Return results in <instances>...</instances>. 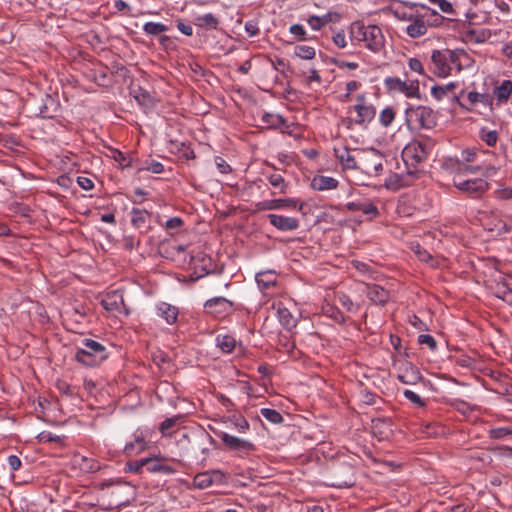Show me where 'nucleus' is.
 <instances>
[{
  "instance_id": "nucleus-1",
  "label": "nucleus",
  "mask_w": 512,
  "mask_h": 512,
  "mask_svg": "<svg viewBox=\"0 0 512 512\" xmlns=\"http://www.w3.org/2000/svg\"><path fill=\"white\" fill-rule=\"evenodd\" d=\"M350 37L373 53H380L385 48L386 39L382 29L377 25H365L353 22L350 25Z\"/></svg>"
},
{
  "instance_id": "nucleus-2",
  "label": "nucleus",
  "mask_w": 512,
  "mask_h": 512,
  "mask_svg": "<svg viewBox=\"0 0 512 512\" xmlns=\"http://www.w3.org/2000/svg\"><path fill=\"white\" fill-rule=\"evenodd\" d=\"M467 57V53L463 50H433L431 54L432 71L436 76L445 78L453 70L460 71L463 60Z\"/></svg>"
},
{
  "instance_id": "nucleus-3",
  "label": "nucleus",
  "mask_w": 512,
  "mask_h": 512,
  "mask_svg": "<svg viewBox=\"0 0 512 512\" xmlns=\"http://www.w3.org/2000/svg\"><path fill=\"white\" fill-rule=\"evenodd\" d=\"M432 148L433 143L429 140L411 142L404 147L402 159L407 166L409 174H413L417 171L418 165L427 159Z\"/></svg>"
},
{
  "instance_id": "nucleus-4",
  "label": "nucleus",
  "mask_w": 512,
  "mask_h": 512,
  "mask_svg": "<svg viewBox=\"0 0 512 512\" xmlns=\"http://www.w3.org/2000/svg\"><path fill=\"white\" fill-rule=\"evenodd\" d=\"M78 347L75 358L86 366H96L107 358L106 348L100 342L85 338Z\"/></svg>"
},
{
  "instance_id": "nucleus-5",
  "label": "nucleus",
  "mask_w": 512,
  "mask_h": 512,
  "mask_svg": "<svg viewBox=\"0 0 512 512\" xmlns=\"http://www.w3.org/2000/svg\"><path fill=\"white\" fill-rule=\"evenodd\" d=\"M405 121L410 129H430L436 125V114L426 106H409L405 110Z\"/></svg>"
},
{
  "instance_id": "nucleus-6",
  "label": "nucleus",
  "mask_w": 512,
  "mask_h": 512,
  "mask_svg": "<svg viewBox=\"0 0 512 512\" xmlns=\"http://www.w3.org/2000/svg\"><path fill=\"white\" fill-rule=\"evenodd\" d=\"M358 162L357 170L370 177L379 176L383 170L382 155L375 149L359 152Z\"/></svg>"
},
{
  "instance_id": "nucleus-7",
  "label": "nucleus",
  "mask_w": 512,
  "mask_h": 512,
  "mask_svg": "<svg viewBox=\"0 0 512 512\" xmlns=\"http://www.w3.org/2000/svg\"><path fill=\"white\" fill-rule=\"evenodd\" d=\"M356 112V118H350L347 120V127L351 128L352 125H359L366 127L376 115L375 107L368 103L365 95L361 94L357 97V103L353 106Z\"/></svg>"
},
{
  "instance_id": "nucleus-8",
  "label": "nucleus",
  "mask_w": 512,
  "mask_h": 512,
  "mask_svg": "<svg viewBox=\"0 0 512 512\" xmlns=\"http://www.w3.org/2000/svg\"><path fill=\"white\" fill-rule=\"evenodd\" d=\"M216 435L222 440L224 445L239 457H247L256 450L253 442L243 439L227 432H216Z\"/></svg>"
},
{
  "instance_id": "nucleus-9",
  "label": "nucleus",
  "mask_w": 512,
  "mask_h": 512,
  "mask_svg": "<svg viewBox=\"0 0 512 512\" xmlns=\"http://www.w3.org/2000/svg\"><path fill=\"white\" fill-rule=\"evenodd\" d=\"M453 184L457 189L474 198L480 197L489 188V184L485 179H462L460 172H456L454 175Z\"/></svg>"
},
{
  "instance_id": "nucleus-10",
  "label": "nucleus",
  "mask_w": 512,
  "mask_h": 512,
  "mask_svg": "<svg viewBox=\"0 0 512 512\" xmlns=\"http://www.w3.org/2000/svg\"><path fill=\"white\" fill-rule=\"evenodd\" d=\"M384 85L388 91L403 93L408 98H418L420 95L417 80L406 82L397 77H387L384 79Z\"/></svg>"
},
{
  "instance_id": "nucleus-11",
  "label": "nucleus",
  "mask_w": 512,
  "mask_h": 512,
  "mask_svg": "<svg viewBox=\"0 0 512 512\" xmlns=\"http://www.w3.org/2000/svg\"><path fill=\"white\" fill-rule=\"evenodd\" d=\"M359 152L361 150H351L347 146L334 147V155L343 169L357 170Z\"/></svg>"
},
{
  "instance_id": "nucleus-12",
  "label": "nucleus",
  "mask_w": 512,
  "mask_h": 512,
  "mask_svg": "<svg viewBox=\"0 0 512 512\" xmlns=\"http://www.w3.org/2000/svg\"><path fill=\"white\" fill-rule=\"evenodd\" d=\"M258 210H281V209H297L303 208V203L294 198L271 199L258 202L256 204Z\"/></svg>"
},
{
  "instance_id": "nucleus-13",
  "label": "nucleus",
  "mask_w": 512,
  "mask_h": 512,
  "mask_svg": "<svg viewBox=\"0 0 512 512\" xmlns=\"http://www.w3.org/2000/svg\"><path fill=\"white\" fill-rule=\"evenodd\" d=\"M170 459L162 455L147 457L146 470L149 473H158L171 475L176 473V469L170 464Z\"/></svg>"
},
{
  "instance_id": "nucleus-14",
  "label": "nucleus",
  "mask_w": 512,
  "mask_h": 512,
  "mask_svg": "<svg viewBox=\"0 0 512 512\" xmlns=\"http://www.w3.org/2000/svg\"><path fill=\"white\" fill-rule=\"evenodd\" d=\"M267 218L272 226L283 232L293 231L299 227V221L295 217L269 214Z\"/></svg>"
},
{
  "instance_id": "nucleus-15",
  "label": "nucleus",
  "mask_w": 512,
  "mask_h": 512,
  "mask_svg": "<svg viewBox=\"0 0 512 512\" xmlns=\"http://www.w3.org/2000/svg\"><path fill=\"white\" fill-rule=\"evenodd\" d=\"M398 379L404 384L413 385L418 383L422 376L417 367L409 362H405L399 369Z\"/></svg>"
},
{
  "instance_id": "nucleus-16",
  "label": "nucleus",
  "mask_w": 512,
  "mask_h": 512,
  "mask_svg": "<svg viewBox=\"0 0 512 512\" xmlns=\"http://www.w3.org/2000/svg\"><path fill=\"white\" fill-rule=\"evenodd\" d=\"M512 95V81L503 80L499 85L493 89V96L496 99L494 106L500 107L506 104Z\"/></svg>"
},
{
  "instance_id": "nucleus-17",
  "label": "nucleus",
  "mask_w": 512,
  "mask_h": 512,
  "mask_svg": "<svg viewBox=\"0 0 512 512\" xmlns=\"http://www.w3.org/2000/svg\"><path fill=\"white\" fill-rule=\"evenodd\" d=\"M366 295L373 303L379 305H384L389 299V292L376 284L366 285Z\"/></svg>"
},
{
  "instance_id": "nucleus-18",
  "label": "nucleus",
  "mask_w": 512,
  "mask_h": 512,
  "mask_svg": "<svg viewBox=\"0 0 512 512\" xmlns=\"http://www.w3.org/2000/svg\"><path fill=\"white\" fill-rule=\"evenodd\" d=\"M213 438L205 431L192 432V449H199L202 453H207L209 448L208 444L213 442Z\"/></svg>"
},
{
  "instance_id": "nucleus-19",
  "label": "nucleus",
  "mask_w": 512,
  "mask_h": 512,
  "mask_svg": "<svg viewBox=\"0 0 512 512\" xmlns=\"http://www.w3.org/2000/svg\"><path fill=\"white\" fill-rule=\"evenodd\" d=\"M338 186V181L330 176L317 175L311 180V187L317 191L333 190Z\"/></svg>"
},
{
  "instance_id": "nucleus-20",
  "label": "nucleus",
  "mask_w": 512,
  "mask_h": 512,
  "mask_svg": "<svg viewBox=\"0 0 512 512\" xmlns=\"http://www.w3.org/2000/svg\"><path fill=\"white\" fill-rule=\"evenodd\" d=\"M232 307V302L224 297H216L205 302V308L209 313H222Z\"/></svg>"
},
{
  "instance_id": "nucleus-21",
  "label": "nucleus",
  "mask_w": 512,
  "mask_h": 512,
  "mask_svg": "<svg viewBox=\"0 0 512 512\" xmlns=\"http://www.w3.org/2000/svg\"><path fill=\"white\" fill-rule=\"evenodd\" d=\"M347 209L350 211H360L365 215H369L371 217H375L378 214L377 207L368 201L365 202H349L346 205Z\"/></svg>"
},
{
  "instance_id": "nucleus-22",
  "label": "nucleus",
  "mask_w": 512,
  "mask_h": 512,
  "mask_svg": "<svg viewBox=\"0 0 512 512\" xmlns=\"http://www.w3.org/2000/svg\"><path fill=\"white\" fill-rule=\"evenodd\" d=\"M277 315L280 323L287 330H291L297 325V318L284 306L279 305L277 308Z\"/></svg>"
},
{
  "instance_id": "nucleus-23",
  "label": "nucleus",
  "mask_w": 512,
  "mask_h": 512,
  "mask_svg": "<svg viewBox=\"0 0 512 512\" xmlns=\"http://www.w3.org/2000/svg\"><path fill=\"white\" fill-rule=\"evenodd\" d=\"M157 312H158V315L160 317H162L163 319H165V321L168 323V324H172L176 321L177 319V315H178V310L176 307L168 304V303H160L158 306H157Z\"/></svg>"
},
{
  "instance_id": "nucleus-24",
  "label": "nucleus",
  "mask_w": 512,
  "mask_h": 512,
  "mask_svg": "<svg viewBox=\"0 0 512 512\" xmlns=\"http://www.w3.org/2000/svg\"><path fill=\"white\" fill-rule=\"evenodd\" d=\"M427 25L422 18H416L406 27V33L412 37L417 38L427 33Z\"/></svg>"
},
{
  "instance_id": "nucleus-25",
  "label": "nucleus",
  "mask_w": 512,
  "mask_h": 512,
  "mask_svg": "<svg viewBox=\"0 0 512 512\" xmlns=\"http://www.w3.org/2000/svg\"><path fill=\"white\" fill-rule=\"evenodd\" d=\"M467 98L471 105L481 103L482 105L488 107L490 110L494 109V101H493V98L489 94H483V93L471 91V92H468Z\"/></svg>"
},
{
  "instance_id": "nucleus-26",
  "label": "nucleus",
  "mask_w": 512,
  "mask_h": 512,
  "mask_svg": "<svg viewBox=\"0 0 512 512\" xmlns=\"http://www.w3.org/2000/svg\"><path fill=\"white\" fill-rule=\"evenodd\" d=\"M102 306L108 311H118L123 305V298L117 292L107 294L101 301Z\"/></svg>"
},
{
  "instance_id": "nucleus-27",
  "label": "nucleus",
  "mask_w": 512,
  "mask_h": 512,
  "mask_svg": "<svg viewBox=\"0 0 512 512\" xmlns=\"http://www.w3.org/2000/svg\"><path fill=\"white\" fill-rule=\"evenodd\" d=\"M333 16L338 15L336 13L328 12L323 16H310L307 22L313 30L318 31L331 22L333 20Z\"/></svg>"
},
{
  "instance_id": "nucleus-28",
  "label": "nucleus",
  "mask_w": 512,
  "mask_h": 512,
  "mask_svg": "<svg viewBox=\"0 0 512 512\" xmlns=\"http://www.w3.org/2000/svg\"><path fill=\"white\" fill-rule=\"evenodd\" d=\"M147 447L145 439L141 435H136L134 441L129 442L124 447V452L127 455L139 454Z\"/></svg>"
},
{
  "instance_id": "nucleus-29",
  "label": "nucleus",
  "mask_w": 512,
  "mask_h": 512,
  "mask_svg": "<svg viewBox=\"0 0 512 512\" xmlns=\"http://www.w3.org/2000/svg\"><path fill=\"white\" fill-rule=\"evenodd\" d=\"M216 472H202L198 473L193 479V485L199 489H205L212 485Z\"/></svg>"
},
{
  "instance_id": "nucleus-30",
  "label": "nucleus",
  "mask_w": 512,
  "mask_h": 512,
  "mask_svg": "<svg viewBox=\"0 0 512 512\" xmlns=\"http://www.w3.org/2000/svg\"><path fill=\"white\" fill-rule=\"evenodd\" d=\"M277 277L272 272H261L256 275V282L260 289H269L276 284Z\"/></svg>"
},
{
  "instance_id": "nucleus-31",
  "label": "nucleus",
  "mask_w": 512,
  "mask_h": 512,
  "mask_svg": "<svg viewBox=\"0 0 512 512\" xmlns=\"http://www.w3.org/2000/svg\"><path fill=\"white\" fill-rule=\"evenodd\" d=\"M227 421L230 427L234 428L239 433H246L250 428L249 422L242 415L234 414L228 417Z\"/></svg>"
},
{
  "instance_id": "nucleus-32",
  "label": "nucleus",
  "mask_w": 512,
  "mask_h": 512,
  "mask_svg": "<svg viewBox=\"0 0 512 512\" xmlns=\"http://www.w3.org/2000/svg\"><path fill=\"white\" fill-rule=\"evenodd\" d=\"M457 87V83L449 82L445 85H436L431 88L432 96L438 101L442 100Z\"/></svg>"
},
{
  "instance_id": "nucleus-33",
  "label": "nucleus",
  "mask_w": 512,
  "mask_h": 512,
  "mask_svg": "<svg viewBox=\"0 0 512 512\" xmlns=\"http://www.w3.org/2000/svg\"><path fill=\"white\" fill-rule=\"evenodd\" d=\"M195 21L196 25L207 29H216L219 24L218 19L212 13L199 15L195 18Z\"/></svg>"
},
{
  "instance_id": "nucleus-34",
  "label": "nucleus",
  "mask_w": 512,
  "mask_h": 512,
  "mask_svg": "<svg viewBox=\"0 0 512 512\" xmlns=\"http://www.w3.org/2000/svg\"><path fill=\"white\" fill-rule=\"evenodd\" d=\"M217 346L224 352L230 353L236 346V340L230 335H219L216 338Z\"/></svg>"
},
{
  "instance_id": "nucleus-35",
  "label": "nucleus",
  "mask_w": 512,
  "mask_h": 512,
  "mask_svg": "<svg viewBox=\"0 0 512 512\" xmlns=\"http://www.w3.org/2000/svg\"><path fill=\"white\" fill-rule=\"evenodd\" d=\"M294 55L304 60H311L315 57L316 50L312 46L297 45L294 48Z\"/></svg>"
},
{
  "instance_id": "nucleus-36",
  "label": "nucleus",
  "mask_w": 512,
  "mask_h": 512,
  "mask_svg": "<svg viewBox=\"0 0 512 512\" xmlns=\"http://www.w3.org/2000/svg\"><path fill=\"white\" fill-rule=\"evenodd\" d=\"M268 182L271 186L279 190V193L285 194L287 193L288 184L285 182L282 175L273 173L267 177Z\"/></svg>"
},
{
  "instance_id": "nucleus-37",
  "label": "nucleus",
  "mask_w": 512,
  "mask_h": 512,
  "mask_svg": "<svg viewBox=\"0 0 512 512\" xmlns=\"http://www.w3.org/2000/svg\"><path fill=\"white\" fill-rule=\"evenodd\" d=\"M346 474L343 478H337L333 482H331V485L338 488L343 487H349L354 483V478L352 474V469L349 466H346L345 468Z\"/></svg>"
},
{
  "instance_id": "nucleus-38",
  "label": "nucleus",
  "mask_w": 512,
  "mask_h": 512,
  "mask_svg": "<svg viewBox=\"0 0 512 512\" xmlns=\"http://www.w3.org/2000/svg\"><path fill=\"white\" fill-rule=\"evenodd\" d=\"M260 414L272 424H280L283 422V416L275 409L262 408Z\"/></svg>"
},
{
  "instance_id": "nucleus-39",
  "label": "nucleus",
  "mask_w": 512,
  "mask_h": 512,
  "mask_svg": "<svg viewBox=\"0 0 512 512\" xmlns=\"http://www.w3.org/2000/svg\"><path fill=\"white\" fill-rule=\"evenodd\" d=\"M262 121L271 128H277L284 124V119L281 115L272 114V113H264L262 116Z\"/></svg>"
},
{
  "instance_id": "nucleus-40",
  "label": "nucleus",
  "mask_w": 512,
  "mask_h": 512,
  "mask_svg": "<svg viewBox=\"0 0 512 512\" xmlns=\"http://www.w3.org/2000/svg\"><path fill=\"white\" fill-rule=\"evenodd\" d=\"M395 115L396 113L392 107H386L380 112L379 122L382 126L388 127L394 121Z\"/></svg>"
},
{
  "instance_id": "nucleus-41",
  "label": "nucleus",
  "mask_w": 512,
  "mask_h": 512,
  "mask_svg": "<svg viewBox=\"0 0 512 512\" xmlns=\"http://www.w3.org/2000/svg\"><path fill=\"white\" fill-rule=\"evenodd\" d=\"M143 30L145 33L150 35H159L168 30L167 26L162 23L157 22H147L143 26Z\"/></svg>"
},
{
  "instance_id": "nucleus-42",
  "label": "nucleus",
  "mask_w": 512,
  "mask_h": 512,
  "mask_svg": "<svg viewBox=\"0 0 512 512\" xmlns=\"http://www.w3.org/2000/svg\"><path fill=\"white\" fill-rule=\"evenodd\" d=\"M496 295L512 306V285L503 284L498 287Z\"/></svg>"
},
{
  "instance_id": "nucleus-43",
  "label": "nucleus",
  "mask_w": 512,
  "mask_h": 512,
  "mask_svg": "<svg viewBox=\"0 0 512 512\" xmlns=\"http://www.w3.org/2000/svg\"><path fill=\"white\" fill-rule=\"evenodd\" d=\"M489 436L493 439H507L512 436V430L508 427H498L489 430Z\"/></svg>"
},
{
  "instance_id": "nucleus-44",
  "label": "nucleus",
  "mask_w": 512,
  "mask_h": 512,
  "mask_svg": "<svg viewBox=\"0 0 512 512\" xmlns=\"http://www.w3.org/2000/svg\"><path fill=\"white\" fill-rule=\"evenodd\" d=\"M339 303L345 308L348 312L355 313L359 309V305L355 304L351 298L345 294H341L338 296Z\"/></svg>"
},
{
  "instance_id": "nucleus-45",
  "label": "nucleus",
  "mask_w": 512,
  "mask_h": 512,
  "mask_svg": "<svg viewBox=\"0 0 512 512\" xmlns=\"http://www.w3.org/2000/svg\"><path fill=\"white\" fill-rule=\"evenodd\" d=\"M146 465H147V457L139 459V460H135V461H130L126 464L128 471L137 473V474L142 473L143 468L144 467L146 468Z\"/></svg>"
},
{
  "instance_id": "nucleus-46",
  "label": "nucleus",
  "mask_w": 512,
  "mask_h": 512,
  "mask_svg": "<svg viewBox=\"0 0 512 512\" xmlns=\"http://www.w3.org/2000/svg\"><path fill=\"white\" fill-rule=\"evenodd\" d=\"M148 218V213L146 211H142L139 209L132 210V218L131 221L134 226L139 227L146 222Z\"/></svg>"
},
{
  "instance_id": "nucleus-47",
  "label": "nucleus",
  "mask_w": 512,
  "mask_h": 512,
  "mask_svg": "<svg viewBox=\"0 0 512 512\" xmlns=\"http://www.w3.org/2000/svg\"><path fill=\"white\" fill-rule=\"evenodd\" d=\"M471 35L474 36V39L476 42L482 43V42L487 41L493 35V33L489 29L481 28V29L473 30L471 32Z\"/></svg>"
},
{
  "instance_id": "nucleus-48",
  "label": "nucleus",
  "mask_w": 512,
  "mask_h": 512,
  "mask_svg": "<svg viewBox=\"0 0 512 512\" xmlns=\"http://www.w3.org/2000/svg\"><path fill=\"white\" fill-rule=\"evenodd\" d=\"M404 397L417 407L425 406V401L414 391L406 389L403 391Z\"/></svg>"
},
{
  "instance_id": "nucleus-49",
  "label": "nucleus",
  "mask_w": 512,
  "mask_h": 512,
  "mask_svg": "<svg viewBox=\"0 0 512 512\" xmlns=\"http://www.w3.org/2000/svg\"><path fill=\"white\" fill-rule=\"evenodd\" d=\"M512 217H509L507 221L499 220L493 228H490L491 231H497L499 234L507 233L511 230Z\"/></svg>"
},
{
  "instance_id": "nucleus-50",
  "label": "nucleus",
  "mask_w": 512,
  "mask_h": 512,
  "mask_svg": "<svg viewBox=\"0 0 512 512\" xmlns=\"http://www.w3.org/2000/svg\"><path fill=\"white\" fill-rule=\"evenodd\" d=\"M411 249L418 256L421 261L429 262L432 260V256L429 252H427L424 248H422L419 244H415L411 246Z\"/></svg>"
},
{
  "instance_id": "nucleus-51",
  "label": "nucleus",
  "mask_w": 512,
  "mask_h": 512,
  "mask_svg": "<svg viewBox=\"0 0 512 512\" xmlns=\"http://www.w3.org/2000/svg\"><path fill=\"white\" fill-rule=\"evenodd\" d=\"M480 154H484L476 149H465L462 151V158L466 162H474L477 161Z\"/></svg>"
},
{
  "instance_id": "nucleus-52",
  "label": "nucleus",
  "mask_w": 512,
  "mask_h": 512,
  "mask_svg": "<svg viewBox=\"0 0 512 512\" xmlns=\"http://www.w3.org/2000/svg\"><path fill=\"white\" fill-rule=\"evenodd\" d=\"M418 342L422 345H427L430 350L434 351L437 348L435 339L428 334H421L418 336Z\"/></svg>"
},
{
  "instance_id": "nucleus-53",
  "label": "nucleus",
  "mask_w": 512,
  "mask_h": 512,
  "mask_svg": "<svg viewBox=\"0 0 512 512\" xmlns=\"http://www.w3.org/2000/svg\"><path fill=\"white\" fill-rule=\"evenodd\" d=\"M333 43L339 48L347 47V40L344 31L340 30L333 34L332 36Z\"/></svg>"
},
{
  "instance_id": "nucleus-54",
  "label": "nucleus",
  "mask_w": 512,
  "mask_h": 512,
  "mask_svg": "<svg viewBox=\"0 0 512 512\" xmlns=\"http://www.w3.org/2000/svg\"><path fill=\"white\" fill-rule=\"evenodd\" d=\"M290 32L296 36L299 40L303 41L307 39V33L304 27L300 24H294L290 27Z\"/></svg>"
},
{
  "instance_id": "nucleus-55",
  "label": "nucleus",
  "mask_w": 512,
  "mask_h": 512,
  "mask_svg": "<svg viewBox=\"0 0 512 512\" xmlns=\"http://www.w3.org/2000/svg\"><path fill=\"white\" fill-rule=\"evenodd\" d=\"M483 168V164L478 165H462L459 167L457 172L461 173V177L465 174H474L480 172V170Z\"/></svg>"
},
{
  "instance_id": "nucleus-56",
  "label": "nucleus",
  "mask_w": 512,
  "mask_h": 512,
  "mask_svg": "<svg viewBox=\"0 0 512 512\" xmlns=\"http://www.w3.org/2000/svg\"><path fill=\"white\" fill-rule=\"evenodd\" d=\"M180 420V417L176 416V417H172V418H168L166 420H164L162 423H161V427H160V430L161 432L165 435V434H168L169 433V430L174 426L176 425V423Z\"/></svg>"
},
{
  "instance_id": "nucleus-57",
  "label": "nucleus",
  "mask_w": 512,
  "mask_h": 512,
  "mask_svg": "<svg viewBox=\"0 0 512 512\" xmlns=\"http://www.w3.org/2000/svg\"><path fill=\"white\" fill-rule=\"evenodd\" d=\"M481 138L487 145L493 146L497 141V133L496 131L482 132Z\"/></svg>"
},
{
  "instance_id": "nucleus-58",
  "label": "nucleus",
  "mask_w": 512,
  "mask_h": 512,
  "mask_svg": "<svg viewBox=\"0 0 512 512\" xmlns=\"http://www.w3.org/2000/svg\"><path fill=\"white\" fill-rule=\"evenodd\" d=\"M215 164L217 168L219 169L220 173L227 174L231 172L230 165L221 157L215 158Z\"/></svg>"
},
{
  "instance_id": "nucleus-59",
  "label": "nucleus",
  "mask_w": 512,
  "mask_h": 512,
  "mask_svg": "<svg viewBox=\"0 0 512 512\" xmlns=\"http://www.w3.org/2000/svg\"><path fill=\"white\" fill-rule=\"evenodd\" d=\"M77 183L82 189L86 191H89L94 187L93 181L90 178L84 176H78Z\"/></svg>"
},
{
  "instance_id": "nucleus-60",
  "label": "nucleus",
  "mask_w": 512,
  "mask_h": 512,
  "mask_svg": "<svg viewBox=\"0 0 512 512\" xmlns=\"http://www.w3.org/2000/svg\"><path fill=\"white\" fill-rule=\"evenodd\" d=\"M496 197L500 200H508L512 198V187H506L496 190Z\"/></svg>"
},
{
  "instance_id": "nucleus-61",
  "label": "nucleus",
  "mask_w": 512,
  "mask_h": 512,
  "mask_svg": "<svg viewBox=\"0 0 512 512\" xmlns=\"http://www.w3.org/2000/svg\"><path fill=\"white\" fill-rule=\"evenodd\" d=\"M408 66L412 71L423 74V65L419 59L410 58L408 61Z\"/></svg>"
},
{
  "instance_id": "nucleus-62",
  "label": "nucleus",
  "mask_w": 512,
  "mask_h": 512,
  "mask_svg": "<svg viewBox=\"0 0 512 512\" xmlns=\"http://www.w3.org/2000/svg\"><path fill=\"white\" fill-rule=\"evenodd\" d=\"M183 225V220L179 217H173L166 221L165 227L167 229L173 230L181 227Z\"/></svg>"
},
{
  "instance_id": "nucleus-63",
  "label": "nucleus",
  "mask_w": 512,
  "mask_h": 512,
  "mask_svg": "<svg viewBox=\"0 0 512 512\" xmlns=\"http://www.w3.org/2000/svg\"><path fill=\"white\" fill-rule=\"evenodd\" d=\"M8 464L11 470L16 471L21 467V460L16 455H10L8 457Z\"/></svg>"
},
{
  "instance_id": "nucleus-64",
  "label": "nucleus",
  "mask_w": 512,
  "mask_h": 512,
  "mask_svg": "<svg viewBox=\"0 0 512 512\" xmlns=\"http://www.w3.org/2000/svg\"><path fill=\"white\" fill-rule=\"evenodd\" d=\"M501 456L507 460L509 465H512V447L504 446L500 448Z\"/></svg>"
}]
</instances>
